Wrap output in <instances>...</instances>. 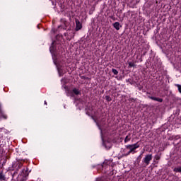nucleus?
I'll return each mask as SVG.
<instances>
[{
	"instance_id": "obj_23",
	"label": "nucleus",
	"mask_w": 181,
	"mask_h": 181,
	"mask_svg": "<svg viewBox=\"0 0 181 181\" xmlns=\"http://www.w3.org/2000/svg\"><path fill=\"white\" fill-rule=\"evenodd\" d=\"M52 47H49L50 52H52Z\"/></svg>"
},
{
	"instance_id": "obj_4",
	"label": "nucleus",
	"mask_w": 181,
	"mask_h": 181,
	"mask_svg": "<svg viewBox=\"0 0 181 181\" xmlns=\"http://www.w3.org/2000/svg\"><path fill=\"white\" fill-rule=\"evenodd\" d=\"M129 105L131 107H136V100L134 98L129 99Z\"/></svg>"
},
{
	"instance_id": "obj_9",
	"label": "nucleus",
	"mask_w": 181,
	"mask_h": 181,
	"mask_svg": "<svg viewBox=\"0 0 181 181\" xmlns=\"http://www.w3.org/2000/svg\"><path fill=\"white\" fill-rule=\"evenodd\" d=\"M6 180V177H5V175H4L3 173H0V180L3 181Z\"/></svg>"
},
{
	"instance_id": "obj_2",
	"label": "nucleus",
	"mask_w": 181,
	"mask_h": 181,
	"mask_svg": "<svg viewBox=\"0 0 181 181\" xmlns=\"http://www.w3.org/2000/svg\"><path fill=\"white\" fill-rule=\"evenodd\" d=\"M151 160H152V154H147L143 158V163H145L146 166H148L151 163Z\"/></svg>"
},
{
	"instance_id": "obj_14",
	"label": "nucleus",
	"mask_w": 181,
	"mask_h": 181,
	"mask_svg": "<svg viewBox=\"0 0 181 181\" xmlns=\"http://www.w3.org/2000/svg\"><path fill=\"white\" fill-rule=\"evenodd\" d=\"M112 71L113 74H115V76H117L118 74V71L115 69H112Z\"/></svg>"
},
{
	"instance_id": "obj_1",
	"label": "nucleus",
	"mask_w": 181,
	"mask_h": 181,
	"mask_svg": "<svg viewBox=\"0 0 181 181\" xmlns=\"http://www.w3.org/2000/svg\"><path fill=\"white\" fill-rule=\"evenodd\" d=\"M138 148H139V144L138 143L127 146V149H129V151L125 154V156H128L129 153H135V149H138Z\"/></svg>"
},
{
	"instance_id": "obj_5",
	"label": "nucleus",
	"mask_w": 181,
	"mask_h": 181,
	"mask_svg": "<svg viewBox=\"0 0 181 181\" xmlns=\"http://www.w3.org/2000/svg\"><path fill=\"white\" fill-rule=\"evenodd\" d=\"M66 94L68 95L76 97V95H78V94H80V91H70V92H68Z\"/></svg>"
},
{
	"instance_id": "obj_26",
	"label": "nucleus",
	"mask_w": 181,
	"mask_h": 181,
	"mask_svg": "<svg viewBox=\"0 0 181 181\" xmlns=\"http://www.w3.org/2000/svg\"><path fill=\"white\" fill-rule=\"evenodd\" d=\"M73 91H77V89H73Z\"/></svg>"
},
{
	"instance_id": "obj_12",
	"label": "nucleus",
	"mask_w": 181,
	"mask_h": 181,
	"mask_svg": "<svg viewBox=\"0 0 181 181\" xmlns=\"http://www.w3.org/2000/svg\"><path fill=\"white\" fill-rule=\"evenodd\" d=\"M174 172H178L179 173H181V167L174 168Z\"/></svg>"
},
{
	"instance_id": "obj_3",
	"label": "nucleus",
	"mask_w": 181,
	"mask_h": 181,
	"mask_svg": "<svg viewBox=\"0 0 181 181\" xmlns=\"http://www.w3.org/2000/svg\"><path fill=\"white\" fill-rule=\"evenodd\" d=\"M75 23H76V28L75 30L76 32H78V30H81V29L83 28V25L81 24V23L80 22V21H78V19H76L75 20Z\"/></svg>"
},
{
	"instance_id": "obj_28",
	"label": "nucleus",
	"mask_w": 181,
	"mask_h": 181,
	"mask_svg": "<svg viewBox=\"0 0 181 181\" xmlns=\"http://www.w3.org/2000/svg\"><path fill=\"white\" fill-rule=\"evenodd\" d=\"M23 181H26V180H23Z\"/></svg>"
},
{
	"instance_id": "obj_15",
	"label": "nucleus",
	"mask_w": 181,
	"mask_h": 181,
	"mask_svg": "<svg viewBox=\"0 0 181 181\" xmlns=\"http://www.w3.org/2000/svg\"><path fill=\"white\" fill-rule=\"evenodd\" d=\"M154 159L156 160H159V159H160V156H159V155H156L155 156V157H154Z\"/></svg>"
},
{
	"instance_id": "obj_13",
	"label": "nucleus",
	"mask_w": 181,
	"mask_h": 181,
	"mask_svg": "<svg viewBox=\"0 0 181 181\" xmlns=\"http://www.w3.org/2000/svg\"><path fill=\"white\" fill-rule=\"evenodd\" d=\"M128 64H129V67H135L136 66L134 62H129Z\"/></svg>"
},
{
	"instance_id": "obj_18",
	"label": "nucleus",
	"mask_w": 181,
	"mask_h": 181,
	"mask_svg": "<svg viewBox=\"0 0 181 181\" xmlns=\"http://www.w3.org/2000/svg\"><path fill=\"white\" fill-rule=\"evenodd\" d=\"M86 114H87V115H93V113H90V112H88V111L86 112Z\"/></svg>"
},
{
	"instance_id": "obj_17",
	"label": "nucleus",
	"mask_w": 181,
	"mask_h": 181,
	"mask_svg": "<svg viewBox=\"0 0 181 181\" xmlns=\"http://www.w3.org/2000/svg\"><path fill=\"white\" fill-rule=\"evenodd\" d=\"M105 98H106L107 101H111V97L106 96Z\"/></svg>"
},
{
	"instance_id": "obj_19",
	"label": "nucleus",
	"mask_w": 181,
	"mask_h": 181,
	"mask_svg": "<svg viewBox=\"0 0 181 181\" xmlns=\"http://www.w3.org/2000/svg\"><path fill=\"white\" fill-rule=\"evenodd\" d=\"M21 168H22V164H21V163H19V164H18V169H21Z\"/></svg>"
},
{
	"instance_id": "obj_8",
	"label": "nucleus",
	"mask_w": 181,
	"mask_h": 181,
	"mask_svg": "<svg viewBox=\"0 0 181 181\" xmlns=\"http://www.w3.org/2000/svg\"><path fill=\"white\" fill-rule=\"evenodd\" d=\"M151 100H153L154 101H158V103H162L163 100L162 98H155V97H150Z\"/></svg>"
},
{
	"instance_id": "obj_7",
	"label": "nucleus",
	"mask_w": 181,
	"mask_h": 181,
	"mask_svg": "<svg viewBox=\"0 0 181 181\" xmlns=\"http://www.w3.org/2000/svg\"><path fill=\"white\" fill-rule=\"evenodd\" d=\"M102 141H103V144L105 146L106 149H110V148H111V144H110V143H107V142L104 141V139L103 138V136H102Z\"/></svg>"
},
{
	"instance_id": "obj_6",
	"label": "nucleus",
	"mask_w": 181,
	"mask_h": 181,
	"mask_svg": "<svg viewBox=\"0 0 181 181\" xmlns=\"http://www.w3.org/2000/svg\"><path fill=\"white\" fill-rule=\"evenodd\" d=\"M113 27L116 30H119V29H121V24H119V22H115L113 23Z\"/></svg>"
},
{
	"instance_id": "obj_21",
	"label": "nucleus",
	"mask_w": 181,
	"mask_h": 181,
	"mask_svg": "<svg viewBox=\"0 0 181 181\" xmlns=\"http://www.w3.org/2000/svg\"><path fill=\"white\" fill-rule=\"evenodd\" d=\"M64 90H67V86H66L64 85Z\"/></svg>"
},
{
	"instance_id": "obj_22",
	"label": "nucleus",
	"mask_w": 181,
	"mask_h": 181,
	"mask_svg": "<svg viewBox=\"0 0 181 181\" xmlns=\"http://www.w3.org/2000/svg\"><path fill=\"white\" fill-rule=\"evenodd\" d=\"M62 81H63L64 83H66L65 79H62Z\"/></svg>"
},
{
	"instance_id": "obj_16",
	"label": "nucleus",
	"mask_w": 181,
	"mask_h": 181,
	"mask_svg": "<svg viewBox=\"0 0 181 181\" xmlns=\"http://www.w3.org/2000/svg\"><path fill=\"white\" fill-rule=\"evenodd\" d=\"M175 86H176V87H177L178 91H181V85L176 84Z\"/></svg>"
},
{
	"instance_id": "obj_20",
	"label": "nucleus",
	"mask_w": 181,
	"mask_h": 181,
	"mask_svg": "<svg viewBox=\"0 0 181 181\" xmlns=\"http://www.w3.org/2000/svg\"><path fill=\"white\" fill-rule=\"evenodd\" d=\"M96 181H103V178H98Z\"/></svg>"
},
{
	"instance_id": "obj_27",
	"label": "nucleus",
	"mask_w": 181,
	"mask_h": 181,
	"mask_svg": "<svg viewBox=\"0 0 181 181\" xmlns=\"http://www.w3.org/2000/svg\"><path fill=\"white\" fill-rule=\"evenodd\" d=\"M0 107H1V103H0Z\"/></svg>"
},
{
	"instance_id": "obj_25",
	"label": "nucleus",
	"mask_w": 181,
	"mask_h": 181,
	"mask_svg": "<svg viewBox=\"0 0 181 181\" xmlns=\"http://www.w3.org/2000/svg\"><path fill=\"white\" fill-rule=\"evenodd\" d=\"M45 105H47V102L45 101Z\"/></svg>"
},
{
	"instance_id": "obj_10",
	"label": "nucleus",
	"mask_w": 181,
	"mask_h": 181,
	"mask_svg": "<svg viewBox=\"0 0 181 181\" xmlns=\"http://www.w3.org/2000/svg\"><path fill=\"white\" fill-rule=\"evenodd\" d=\"M0 118H4V119H6L7 117L5 114H4V112L0 110Z\"/></svg>"
},
{
	"instance_id": "obj_24",
	"label": "nucleus",
	"mask_w": 181,
	"mask_h": 181,
	"mask_svg": "<svg viewBox=\"0 0 181 181\" xmlns=\"http://www.w3.org/2000/svg\"><path fill=\"white\" fill-rule=\"evenodd\" d=\"M81 78H86V76H81Z\"/></svg>"
},
{
	"instance_id": "obj_11",
	"label": "nucleus",
	"mask_w": 181,
	"mask_h": 181,
	"mask_svg": "<svg viewBox=\"0 0 181 181\" xmlns=\"http://www.w3.org/2000/svg\"><path fill=\"white\" fill-rule=\"evenodd\" d=\"M129 141H131V136H127L124 139L125 144H127V142H129Z\"/></svg>"
}]
</instances>
